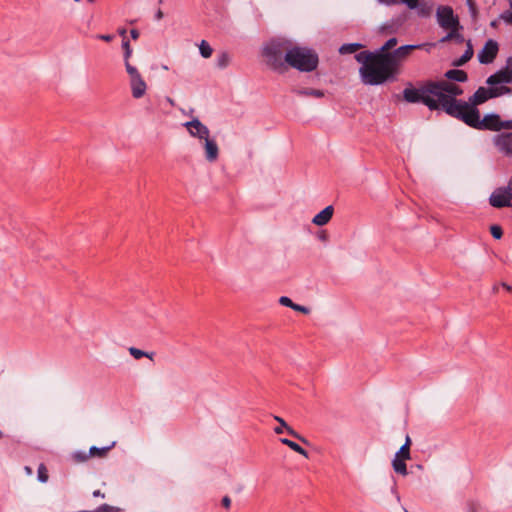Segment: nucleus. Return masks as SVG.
<instances>
[{
    "label": "nucleus",
    "mask_w": 512,
    "mask_h": 512,
    "mask_svg": "<svg viewBox=\"0 0 512 512\" xmlns=\"http://www.w3.org/2000/svg\"><path fill=\"white\" fill-rule=\"evenodd\" d=\"M355 59L362 64L359 72L366 85H381L394 80L399 73L392 64V57L386 53L362 51L355 55Z\"/></svg>",
    "instance_id": "nucleus-1"
},
{
    "label": "nucleus",
    "mask_w": 512,
    "mask_h": 512,
    "mask_svg": "<svg viewBox=\"0 0 512 512\" xmlns=\"http://www.w3.org/2000/svg\"><path fill=\"white\" fill-rule=\"evenodd\" d=\"M441 81H426L418 88L409 84L403 90V99L407 103H422L429 110H442L452 117L454 106L448 103Z\"/></svg>",
    "instance_id": "nucleus-2"
},
{
    "label": "nucleus",
    "mask_w": 512,
    "mask_h": 512,
    "mask_svg": "<svg viewBox=\"0 0 512 512\" xmlns=\"http://www.w3.org/2000/svg\"><path fill=\"white\" fill-rule=\"evenodd\" d=\"M284 59L286 66L289 65L301 72H312L319 63L318 55L314 50L300 46H291Z\"/></svg>",
    "instance_id": "nucleus-3"
},
{
    "label": "nucleus",
    "mask_w": 512,
    "mask_h": 512,
    "mask_svg": "<svg viewBox=\"0 0 512 512\" xmlns=\"http://www.w3.org/2000/svg\"><path fill=\"white\" fill-rule=\"evenodd\" d=\"M291 46L289 40L282 38L269 41L263 48V56L266 58L267 64L279 73L284 72L287 69L284 58Z\"/></svg>",
    "instance_id": "nucleus-4"
},
{
    "label": "nucleus",
    "mask_w": 512,
    "mask_h": 512,
    "mask_svg": "<svg viewBox=\"0 0 512 512\" xmlns=\"http://www.w3.org/2000/svg\"><path fill=\"white\" fill-rule=\"evenodd\" d=\"M466 125L480 130L500 131L501 119L498 114H488L482 120L477 108H470L461 119Z\"/></svg>",
    "instance_id": "nucleus-5"
},
{
    "label": "nucleus",
    "mask_w": 512,
    "mask_h": 512,
    "mask_svg": "<svg viewBox=\"0 0 512 512\" xmlns=\"http://www.w3.org/2000/svg\"><path fill=\"white\" fill-rule=\"evenodd\" d=\"M440 81L444 88L443 90L446 93L448 103H451V105L454 106V112L452 114V117L461 120L463 118V115H465L466 112L471 108V105H469V103L456 99L457 96L463 94V89L457 84L452 83L450 81Z\"/></svg>",
    "instance_id": "nucleus-6"
},
{
    "label": "nucleus",
    "mask_w": 512,
    "mask_h": 512,
    "mask_svg": "<svg viewBox=\"0 0 512 512\" xmlns=\"http://www.w3.org/2000/svg\"><path fill=\"white\" fill-rule=\"evenodd\" d=\"M512 93V89L508 86H490L489 88L479 87L475 93L469 98V105L472 108H476L477 105H481L492 98H497L505 94Z\"/></svg>",
    "instance_id": "nucleus-7"
},
{
    "label": "nucleus",
    "mask_w": 512,
    "mask_h": 512,
    "mask_svg": "<svg viewBox=\"0 0 512 512\" xmlns=\"http://www.w3.org/2000/svg\"><path fill=\"white\" fill-rule=\"evenodd\" d=\"M512 177L506 186L498 187L489 197V204L495 208L512 206Z\"/></svg>",
    "instance_id": "nucleus-8"
},
{
    "label": "nucleus",
    "mask_w": 512,
    "mask_h": 512,
    "mask_svg": "<svg viewBox=\"0 0 512 512\" xmlns=\"http://www.w3.org/2000/svg\"><path fill=\"white\" fill-rule=\"evenodd\" d=\"M127 73L130 78V87L133 98L139 99L143 97L147 90V85L143 80L141 74L137 70L136 67L132 66L130 63H127Z\"/></svg>",
    "instance_id": "nucleus-9"
},
{
    "label": "nucleus",
    "mask_w": 512,
    "mask_h": 512,
    "mask_svg": "<svg viewBox=\"0 0 512 512\" xmlns=\"http://www.w3.org/2000/svg\"><path fill=\"white\" fill-rule=\"evenodd\" d=\"M486 83L489 86H501L500 84L512 83V57H508L503 68L490 75Z\"/></svg>",
    "instance_id": "nucleus-10"
},
{
    "label": "nucleus",
    "mask_w": 512,
    "mask_h": 512,
    "mask_svg": "<svg viewBox=\"0 0 512 512\" xmlns=\"http://www.w3.org/2000/svg\"><path fill=\"white\" fill-rule=\"evenodd\" d=\"M436 16L439 26L443 29L460 26L459 19L454 15L453 9L450 6H439Z\"/></svg>",
    "instance_id": "nucleus-11"
},
{
    "label": "nucleus",
    "mask_w": 512,
    "mask_h": 512,
    "mask_svg": "<svg viewBox=\"0 0 512 512\" xmlns=\"http://www.w3.org/2000/svg\"><path fill=\"white\" fill-rule=\"evenodd\" d=\"M492 142L495 148L507 157H512V132H503L496 134Z\"/></svg>",
    "instance_id": "nucleus-12"
},
{
    "label": "nucleus",
    "mask_w": 512,
    "mask_h": 512,
    "mask_svg": "<svg viewBox=\"0 0 512 512\" xmlns=\"http://www.w3.org/2000/svg\"><path fill=\"white\" fill-rule=\"evenodd\" d=\"M499 50L498 43L489 39L482 50L478 53V60L481 64H490L494 61Z\"/></svg>",
    "instance_id": "nucleus-13"
},
{
    "label": "nucleus",
    "mask_w": 512,
    "mask_h": 512,
    "mask_svg": "<svg viewBox=\"0 0 512 512\" xmlns=\"http://www.w3.org/2000/svg\"><path fill=\"white\" fill-rule=\"evenodd\" d=\"M192 137L206 139L210 136V131L199 119L194 118L184 124Z\"/></svg>",
    "instance_id": "nucleus-14"
},
{
    "label": "nucleus",
    "mask_w": 512,
    "mask_h": 512,
    "mask_svg": "<svg viewBox=\"0 0 512 512\" xmlns=\"http://www.w3.org/2000/svg\"><path fill=\"white\" fill-rule=\"evenodd\" d=\"M422 45H403L390 53H386L392 57V64L399 70L400 61L406 58L413 50L421 48Z\"/></svg>",
    "instance_id": "nucleus-15"
},
{
    "label": "nucleus",
    "mask_w": 512,
    "mask_h": 512,
    "mask_svg": "<svg viewBox=\"0 0 512 512\" xmlns=\"http://www.w3.org/2000/svg\"><path fill=\"white\" fill-rule=\"evenodd\" d=\"M274 419L279 423V426L274 428V432L276 434H282L285 429L287 431V433L289 435H291L292 437L300 440L303 443H306V444L308 443L304 437H302L299 433H297L293 428L288 426V424L285 422V420L283 418H281L279 416H274Z\"/></svg>",
    "instance_id": "nucleus-16"
},
{
    "label": "nucleus",
    "mask_w": 512,
    "mask_h": 512,
    "mask_svg": "<svg viewBox=\"0 0 512 512\" xmlns=\"http://www.w3.org/2000/svg\"><path fill=\"white\" fill-rule=\"evenodd\" d=\"M205 140V158L209 162H214L218 159L219 148L215 140L210 139V136Z\"/></svg>",
    "instance_id": "nucleus-17"
},
{
    "label": "nucleus",
    "mask_w": 512,
    "mask_h": 512,
    "mask_svg": "<svg viewBox=\"0 0 512 512\" xmlns=\"http://www.w3.org/2000/svg\"><path fill=\"white\" fill-rule=\"evenodd\" d=\"M333 212H334L333 206L329 205V206L325 207L322 211H320L313 217L312 223L317 226L326 225L331 220V218L333 216Z\"/></svg>",
    "instance_id": "nucleus-18"
},
{
    "label": "nucleus",
    "mask_w": 512,
    "mask_h": 512,
    "mask_svg": "<svg viewBox=\"0 0 512 512\" xmlns=\"http://www.w3.org/2000/svg\"><path fill=\"white\" fill-rule=\"evenodd\" d=\"M460 29H462L461 25L460 26H455V27H449L447 29V30H449V32L443 38L440 39V42L441 43H446V42H449L451 40H455L458 43H462L464 41V38L459 33Z\"/></svg>",
    "instance_id": "nucleus-19"
},
{
    "label": "nucleus",
    "mask_w": 512,
    "mask_h": 512,
    "mask_svg": "<svg viewBox=\"0 0 512 512\" xmlns=\"http://www.w3.org/2000/svg\"><path fill=\"white\" fill-rule=\"evenodd\" d=\"M279 302L283 306L289 307V308H291V309H293L295 311H298V312H301V313H304V314H308L310 312L308 307L294 303L287 296L280 297Z\"/></svg>",
    "instance_id": "nucleus-20"
},
{
    "label": "nucleus",
    "mask_w": 512,
    "mask_h": 512,
    "mask_svg": "<svg viewBox=\"0 0 512 512\" xmlns=\"http://www.w3.org/2000/svg\"><path fill=\"white\" fill-rule=\"evenodd\" d=\"M445 77L448 80L456 81V82H466L468 79L467 73L464 70H460V69L448 70L445 73Z\"/></svg>",
    "instance_id": "nucleus-21"
},
{
    "label": "nucleus",
    "mask_w": 512,
    "mask_h": 512,
    "mask_svg": "<svg viewBox=\"0 0 512 512\" xmlns=\"http://www.w3.org/2000/svg\"><path fill=\"white\" fill-rule=\"evenodd\" d=\"M473 53H474L473 47H472L471 41L469 40L467 42V49L465 50V52L463 53V55L460 58L453 61V65L457 66V67L463 66L473 57Z\"/></svg>",
    "instance_id": "nucleus-22"
},
{
    "label": "nucleus",
    "mask_w": 512,
    "mask_h": 512,
    "mask_svg": "<svg viewBox=\"0 0 512 512\" xmlns=\"http://www.w3.org/2000/svg\"><path fill=\"white\" fill-rule=\"evenodd\" d=\"M280 442L286 446H288L291 450L299 453L300 455L304 456L305 458H308V452L303 449L298 443L288 439V438H281Z\"/></svg>",
    "instance_id": "nucleus-23"
},
{
    "label": "nucleus",
    "mask_w": 512,
    "mask_h": 512,
    "mask_svg": "<svg viewBox=\"0 0 512 512\" xmlns=\"http://www.w3.org/2000/svg\"><path fill=\"white\" fill-rule=\"evenodd\" d=\"M410 446H411V439L409 436H407L405 443L396 452L394 457L409 460L410 459Z\"/></svg>",
    "instance_id": "nucleus-24"
},
{
    "label": "nucleus",
    "mask_w": 512,
    "mask_h": 512,
    "mask_svg": "<svg viewBox=\"0 0 512 512\" xmlns=\"http://www.w3.org/2000/svg\"><path fill=\"white\" fill-rule=\"evenodd\" d=\"M295 93L299 96H312L315 98H322L325 95L324 91L313 88L297 89L295 90Z\"/></svg>",
    "instance_id": "nucleus-25"
},
{
    "label": "nucleus",
    "mask_w": 512,
    "mask_h": 512,
    "mask_svg": "<svg viewBox=\"0 0 512 512\" xmlns=\"http://www.w3.org/2000/svg\"><path fill=\"white\" fill-rule=\"evenodd\" d=\"M405 459L394 457L392 460V467L397 474L406 476L408 474Z\"/></svg>",
    "instance_id": "nucleus-26"
},
{
    "label": "nucleus",
    "mask_w": 512,
    "mask_h": 512,
    "mask_svg": "<svg viewBox=\"0 0 512 512\" xmlns=\"http://www.w3.org/2000/svg\"><path fill=\"white\" fill-rule=\"evenodd\" d=\"M363 46L360 43H346L340 46L339 53L342 55L345 54H352L357 52L359 49H361Z\"/></svg>",
    "instance_id": "nucleus-27"
},
{
    "label": "nucleus",
    "mask_w": 512,
    "mask_h": 512,
    "mask_svg": "<svg viewBox=\"0 0 512 512\" xmlns=\"http://www.w3.org/2000/svg\"><path fill=\"white\" fill-rule=\"evenodd\" d=\"M114 444L115 443H112V445L106 446V447H102V448H99V447H96V446H92L89 449V455H90V457L103 458V457L106 456L107 452L114 446Z\"/></svg>",
    "instance_id": "nucleus-28"
},
{
    "label": "nucleus",
    "mask_w": 512,
    "mask_h": 512,
    "mask_svg": "<svg viewBox=\"0 0 512 512\" xmlns=\"http://www.w3.org/2000/svg\"><path fill=\"white\" fill-rule=\"evenodd\" d=\"M230 60V55L227 52H221L217 55L216 65L219 69H224L229 65Z\"/></svg>",
    "instance_id": "nucleus-29"
},
{
    "label": "nucleus",
    "mask_w": 512,
    "mask_h": 512,
    "mask_svg": "<svg viewBox=\"0 0 512 512\" xmlns=\"http://www.w3.org/2000/svg\"><path fill=\"white\" fill-rule=\"evenodd\" d=\"M199 51L203 58H209L211 57L213 53L212 47L209 45V43L206 40H202L199 45Z\"/></svg>",
    "instance_id": "nucleus-30"
},
{
    "label": "nucleus",
    "mask_w": 512,
    "mask_h": 512,
    "mask_svg": "<svg viewBox=\"0 0 512 512\" xmlns=\"http://www.w3.org/2000/svg\"><path fill=\"white\" fill-rule=\"evenodd\" d=\"M397 38L392 37L389 40L385 42V44L377 51L376 53H390L391 49L394 48L397 45Z\"/></svg>",
    "instance_id": "nucleus-31"
},
{
    "label": "nucleus",
    "mask_w": 512,
    "mask_h": 512,
    "mask_svg": "<svg viewBox=\"0 0 512 512\" xmlns=\"http://www.w3.org/2000/svg\"><path fill=\"white\" fill-rule=\"evenodd\" d=\"M122 48L124 50V63H125V68L127 69V63H130L129 62V58L131 57L132 55V48L130 46V42L128 39H123L122 41Z\"/></svg>",
    "instance_id": "nucleus-32"
},
{
    "label": "nucleus",
    "mask_w": 512,
    "mask_h": 512,
    "mask_svg": "<svg viewBox=\"0 0 512 512\" xmlns=\"http://www.w3.org/2000/svg\"><path fill=\"white\" fill-rule=\"evenodd\" d=\"M37 478L41 483H46L49 479L47 467L43 463L38 466Z\"/></svg>",
    "instance_id": "nucleus-33"
},
{
    "label": "nucleus",
    "mask_w": 512,
    "mask_h": 512,
    "mask_svg": "<svg viewBox=\"0 0 512 512\" xmlns=\"http://www.w3.org/2000/svg\"><path fill=\"white\" fill-rule=\"evenodd\" d=\"M90 457L89 452L85 451H75L71 454V458L76 463H82L88 460Z\"/></svg>",
    "instance_id": "nucleus-34"
},
{
    "label": "nucleus",
    "mask_w": 512,
    "mask_h": 512,
    "mask_svg": "<svg viewBox=\"0 0 512 512\" xmlns=\"http://www.w3.org/2000/svg\"><path fill=\"white\" fill-rule=\"evenodd\" d=\"M129 353L135 359H140L142 357H148V358L152 359V356H153V353H148V352L142 351L135 347L129 348Z\"/></svg>",
    "instance_id": "nucleus-35"
},
{
    "label": "nucleus",
    "mask_w": 512,
    "mask_h": 512,
    "mask_svg": "<svg viewBox=\"0 0 512 512\" xmlns=\"http://www.w3.org/2000/svg\"><path fill=\"white\" fill-rule=\"evenodd\" d=\"M418 9V14L423 17H427L431 14L432 6L428 5L427 3H419L416 7Z\"/></svg>",
    "instance_id": "nucleus-36"
},
{
    "label": "nucleus",
    "mask_w": 512,
    "mask_h": 512,
    "mask_svg": "<svg viewBox=\"0 0 512 512\" xmlns=\"http://www.w3.org/2000/svg\"><path fill=\"white\" fill-rule=\"evenodd\" d=\"M490 232L495 239H501V237L503 236V230L499 225H492L490 227Z\"/></svg>",
    "instance_id": "nucleus-37"
},
{
    "label": "nucleus",
    "mask_w": 512,
    "mask_h": 512,
    "mask_svg": "<svg viewBox=\"0 0 512 512\" xmlns=\"http://www.w3.org/2000/svg\"><path fill=\"white\" fill-rule=\"evenodd\" d=\"M499 19L503 20L506 24L512 25V9L501 13Z\"/></svg>",
    "instance_id": "nucleus-38"
},
{
    "label": "nucleus",
    "mask_w": 512,
    "mask_h": 512,
    "mask_svg": "<svg viewBox=\"0 0 512 512\" xmlns=\"http://www.w3.org/2000/svg\"><path fill=\"white\" fill-rule=\"evenodd\" d=\"M112 510V506H109L108 504H102L101 506L93 510V512H111Z\"/></svg>",
    "instance_id": "nucleus-39"
},
{
    "label": "nucleus",
    "mask_w": 512,
    "mask_h": 512,
    "mask_svg": "<svg viewBox=\"0 0 512 512\" xmlns=\"http://www.w3.org/2000/svg\"><path fill=\"white\" fill-rule=\"evenodd\" d=\"M400 1L404 4H406L408 6V8L416 9V7L418 6L419 0H400Z\"/></svg>",
    "instance_id": "nucleus-40"
},
{
    "label": "nucleus",
    "mask_w": 512,
    "mask_h": 512,
    "mask_svg": "<svg viewBox=\"0 0 512 512\" xmlns=\"http://www.w3.org/2000/svg\"><path fill=\"white\" fill-rule=\"evenodd\" d=\"M502 129H506V130L512 129V119L507 120V121L501 120L500 130H502Z\"/></svg>",
    "instance_id": "nucleus-41"
},
{
    "label": "nucleus",
    "mask_w": 512,
    "mask_h": 512,
    "mask_svg": "<svg viewBox=\"0 0 512 512\" xmlns=\"http://www.w3.org/2000/svg\"><path fill=\"white\" fill-rule=\"evenodd\" d=\"M97 38L100 40H103L105 42H110L113 40L114 36L110 35V34H100V35H97Z\"/></svg>",
    "instance_id": "nucleus-42"
},
{
    "label": "nucleus",
    "mask_w": 512,
    "mask_h": 512,
    "mask_svg": "<svg viewBox=\"0 0 512 512\" xmlns=\"http://www.w3.org/2000/svg\"><path fill=\"white\" fill-rule=\"evenodd\" d=\"M221 503H222L223 507H225V508H227V509H228V508L230 507V505H231V499H230V497H229V496H224V497L222 498Z\"/></svg>",
    "instance_id": "nucleus-43"
},
{
    "label": "nucleus",
    "mask_w": 512,
    "mask_h": 512,
    "mask_svg": "<svg viewBox=\"0 0 512 512\" xmlns=\"http://www.w3.org/2000/svg\"><path fill=\"white\" fill-rule=\"evenodd\" d=\"M379 3L381 4H385L387 6H391V5H394L396 4V0H377Z\"/></svg>",
    "instance_id": "nucleus-44"
},
{
    "label": "nucleus",
    "mask_w": 512,
    "mask_h": 512,
    "mask_svg": "<svg viewBox=\"0 0 512 512\" xmlns=\"http://www.w3.org/2000/svg\"><path fill=\"white\" fill-rule=\"evenodd\" d=\"M130 35H131L132 39L137 40L139 38L140 33L137 29H132L130 31Z\"/></svg>",
    "instance_id": "nucleus-45"
},
{
    "label": "nucleus",
    "mask_w": 512,
    "mask_h": 512,
    "mask_svg": "<svg viewBox=\"0 0 512 512\" xmlns=\"http://www.w3.org/2000/svg\"><path fill=\"white\" fill-rule=\"evenodd\" d=\"M163 17H164V13L162 12V10H161V9H158V10L156 11V13H155V19H156L157 21H160L161 19H163Z\"/></svg>",
    "instance_id": "nucleus-46"
},
{
    "label": "nucleus",
    "mask_w": 512,
    "mask_h": 512,
    "mask_svg": "<svg viewBox=\"0 0 512 512\" xmlns=\"http://www.w3.org/2000/svg\"><path fill=\"white\" fill-rule=\"evenodd\" d=\"M93 496H94V497H101V498H104V497H105V494H104V493H102L100 490H95V491L93 492Z\"/></svg>",
    "instance_id": "nucleus-47"
},
{
    "label": "nucleus",
    "mask_w": 512,
    "mask_h": 512,
    "mask_svg": "<svg viewBox=\"0 0 512 512\" xmlns=\"http://www.w3.org/2000/svg\"><path fill=\"white\" fill-rule=\"evenodd\" d=\"M24 471L27 475H32L33 474V470L30 466H25L24 467Z\"/></svg>",
    "instance_id": "nucleus-48"
},
{
    "label": "nucleus",
    "mask_w": 512,
    "mask_h": 512,
    "mask_svg": "<svg viewBox=\"0 0 512 512\" xmlns=\"http://www.w3.org/2000/svg\"><path fill=\"white\" fill-rule=\"evenodd\" d=\"M499 20H500L499 18L494 19L493 21H491L490 26L493 28H496L498 26Z\"/></svg>",
    "instance_id": "nucleus-49"
},
{
    "label": "nucleus",
    "mask_w": 512,
    "mask_h": 512,
    "mask_svg": "<svg viewBox=\"0 0 512 512\" xmlns=\"http://www.w3.org/2000/svg\"><path fill=\"white\" fill-rule=\"evenodd\" d=\"M467 4L469 6V10L476 8L475 3L472 0H467Z\"/></svg>",
    "instance_id": "nucleus-50"
},
{
    "label": "nucleus",
    "mask_w": 512,
    "mask_h": 512,
    "mask_svg": "<svg viewBox=\"0 0 512 512\" xmlns=\"http://www.w3.org/2000/svg\"><path fill=\"white\" fill-rule=\"evenodd\" d=\"M502 287L506 289L508 292H512V287L507 283H502Z\"/></svg>",
    "instance_id": "nucleus-51"
},
{
    "label": "nucleus",
    "mask_w": 512,
    "mask_h": 512,
    "mask_svg": "<svg viewBox=\"0 0 512 512\" xmlns=\"http://www.w3.org/2000/svg\"><path fill=\"white\" fill-rule=\"evenodd\" d=\"M470 13H471V16L476 19L477 17V8H473L472 10H470Z\"/></svg>",
    "instance_id": "nucleus-52"
},
{
    "label": "nucleus",
    "mask_w": 512,
    "mask_h": 512,
    "mask_svg": "<svg viewBox=\"0 0 512 512\" xmlns=\"http://www.w3.org/2000/svg\"><path fill=\"white\" fill-rule=\"evenodd\" d=\"M468 512H477V509L473 504H469Z\"/></svg>",
    "instance_id": "nucleus-53"
},
{
    "label": "nucleus",
    "mask_w": 512,
    "mask_h": 512,
    "mask_svg": "<svg viewBox=\"0 0 512 512\" xmlns=\"http://www.w3.org/2000/svg\"><path fill=\"white\" fill-rule=\"evenodd\" d=\"M118 32L123 37V39H127L126 38V30L125 29H120Z\"/></svg>",
    "instance_id": "nucleus-54"
},
{
    "label": "nucleus",
    "mask_w": 512,
    "mask_h": 512,
    "mask_svg": "<svg viewBox=\"0 0 512 512\" xmlns=\"http://www.w3.org/2000/svg\"><path fill=\"white\" fill-rule=\"evenodd\" d=\"M168 101H169V103H170L171 105H173V104H174V102H173V100H172L171 98H168Z\"/></svg>",
    "instance_id": "nucleus-55"
},
{
    "label": "nucleus",
    "mask_w": 512,
    "mask_h": 512,
    "mask_svg": "<svg viewBox=\"0 0 512 512\" xmlns=\"http://www.w3.org/2000/svg\"><path fill=\"white\" fill-rule=\"evenodd\" d=\"M508 1H509L510 9H512V0H508Z\"/></svg>",
    "instance_id": "nucleus-56"
},
{
    "label": "nucleus",
    "mask_w": 512,
    "mask_h": 512,
    "mask_svg": "<svg viewBox=\"0 0 512 512\" xmlns=\"http://www.w3.org/2000/svg\"><path fill=\"white\" fill-rule=\"evenodd\" d=\"M88 3H94L95 0H87Z\"/></svg>",
    "instance_id": "nucleus-57"
},
{
    "label": "nucleus",
    "mask_w": 512,
    "mask_h": 512,
    "mask_svg": "<svg viewBox=\"0 0 512 512\" xmlns=\"http://www.w3.org/2000/svg\"><path fill=\"white\" fill-rule=\"evenodd\" d=\"M3 436H4V435H3L2 431H0V439H2V438H3Z\"/></svg>",
    "instance_id": "nucleus-58"
},
{
    "label": "nucleus",
    "mask_w": 512,
    "mask_h": 512,
    "mask_svg": "<svg viewBox=\"0 0 512 512\" xmlns=\"http://www.w3.org/2000/svg\"><path fill=\"white\" fill-rule=\"evenodd\" d=\"M158 3H159V4H162V3H163V0H158Z\"/></svg>",
    "instance_id": "nucleus-59"
}]
</instances>
